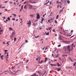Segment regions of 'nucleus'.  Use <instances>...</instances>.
<instances>
[{
	"label": "nucleus",
	"instance_id": "f257e3e1",
	"mask_svg": "<svg viewBox=\"0 0 76 76\" xmlns=\"http://www.w3.org/2000/svg\"><path fill=\"white\" fill-rule=\"evenodd\" d=\"M67 50H66V48H65V49L64 50V53H69L70 51V46L68 45V47H67Z\"/></svg>",
	"mask_w": 76,
	"mask_h": 76
},
{
	"label": "nucleus",
	"instance_id": "f03ea898",
	"mask_svg": "<svg viewBox=\"0 0 76 76\" xmlns=\"http://www.w3.org/2000/svg\"><path fill=\"white\" fill-rule=\"evenodd\" d=\"M28 7L29 9H32V7H33V5L29 4H28Z\"/></svg>",
	"mask_w": 76,
	"mask_h": 76
},
{
	"label": "nucleus",
	"instance_id": "7ed1b4c3",
	"mask_svg": "<svg viewBox=\"0 0 76 76\" xmlns=\"http://www.w3.org/2000/svg\"><path fill=\"white\" fill-rule=\"evenodd\" d=\"M27 25H29L28 26V27H30V26L31 25V21L30 20H29L28 22H27Z\"/></svg>",
	"mask_w": 76,
	"mask_h": 76
},
{
	"label": "nucleus",
	"instance_id": "20e7f679",
	"mask_svg": "<svg viewBox=\"0 0 76 76\" xmlns=\"http://www.w3.org/2000/svg\"><path fill=\"white\" fill-rule=\"evenodd\" d=\"M37 22V20L35 21V22H34L33 24V26H37V24H38V23L36 22Z\"/></svg>",
	"mask_w": 76,
	"mask_h": 76
},
{
	"label": "nucleus",
	"instance_id": "39448f33",
	"mask_svg": "<svg viewBox=\"0 0 76 76\" xmlns=\"http://www.w3.org/2000/svg\"><path fill=\"white\" fill-rule=\"evenodd\" d=\"M20 71V70H18L17 71L14 70L13 71V73L11 71V70H10V72H11V73H12V74H14L16 73H17V72H18V71Z\"/></svg>",
	"mask_w": 76,
	"mask_h": 76
},
{
	"label": "nucleus",
	"instance_id": "423d86ee",
	"mask_svg": "<svg viewBox=\"0 0 76 76\" xmlns=\"http://www.w3.org/2000/svg\"><path fill=\"white\" fill-rule=\"evenodd\" d=\"M40 18V16L39 15V14H38L37 16V19H39Z\"/></svg>",
	"mask_w": 76,
	"mask_h": 76
},
{
	"label": "nucleus",
	"instance_id": "0eeeda50",
	"mask_svg": "<svg viewBox=\"0 0 76 76\" xmlns=\"http://www.w3.org/2000/svg\"><path fill=\"white\" fill-rule=\"evenodd\" d=\"M57 70L58 72H59V71H60L61 70V69L59 68H57Z\"/></svg>",
	"mask_w": 76,
	"mask_h": 76
},
{
	"label": "nucleus",
	"instance_id": "6e6552de",
	"mask_svg": "<svg viewBox=\"0 0 76 76\" xmlns=\"http://www.w3.org/2000/svg\"><path fill=\"white\" fill-rule=\"evenodd\" d=\"M43 61H43V60H42L41 61H39V63H40V64H41V63H43Z\"/></svg>",
	"mask_w": 76,
	"mask_h": 76
},
{
	"label": "nucleus",
	"instance_id": "1a4fd4ad",
	"mask_svg": "<svg viewBox=\"0 0 76 76\" xmlns=\"http://www.w3.org/2000/svg\"><path fill=\"white\" fill-rule=\"evenodd\" d=\"M16 34V33H15V32H13L12 33V36H13L14 35H15Z\"/></svg>",
	"mask_w": 76,
	"mask_h": 76
},
{
	"label": "nucleus",
	"instance_id": "9d476101",
	"mask_svg": "<svg viewBox=\"0 0 76 76\" xmlns=\"http://www.w3.org/2000/svg\"><path fill=\"white\" fill-rule=\"evenodd\" d=\"M64 42L65 44H69V41H64Z\"/></svg>",
	"mask_w": 76,
	"mask_h": 76
},
{
	"label": "nucleus",
	"instance_id": "9b49d317",
	"mask_svg": "<svg viewBox=\"0 0 76 76\" xmlns=\"http://www.w3.org/2000/svg\"><path fill=\"white\" fill-rule=\"evenodd\" d=\"M3 57H4V56L3 55H2L1 56V60H4V58H3Z\"/></svg>",
	"mask_w": 76,
	"mask_h": 76
},
{
	"label": "nucleus",
	"instance_id": "f8f14e48",
	"mask_svg": "<svg viewBox=\"0 0 76 76\" xmlns=\"http://www.w3.org/2000/svg\"><path fill=\"white\" fill-rule=\"evenodd\" d=\"M9 31H13V29L11 27L9 28Z\"/></svg>",
	"mask_w": 76,
	"mask_h": 76
},
{
	"label": "nucleus",
	"instance_id": "ddd939ff",
	"mask_svg": "<svg viewBox=\"0 0 76 76\" xmlns=\"http://www.w3.org/2000/svg\"><path fill=\"white\" fill-rule=\"evenodd\" d=\"M30 17H31V18H33V17H34V15H30Z\"/></svg>",
	"mask_w": 76,
	"mask_h": 76
},
{
	"label": "nucleus",
	"instance_id": "4468645a",
	"mask_svg": "<svg viewBox=\"0 0 76 76\" xmlns=\"http://www.w3.org/2000/svg\"><path fill=\"white\" fill-rule=\"evenodd\" d=\"M63 9H64V8H62L61 10H60V11H59L60 12H62V11H63Z\"/></svg>",
	"mask_w": 76,
	"mask_h": 76
},
{
	"label": "nucleus",
	"instance_id": "2eb2a0df",
	"mask_svg": "<svg viewBox=\"0 0 76 76\" xmlns=\"http://www.w3.org/2000/svg\"><path fill=\"white\" fill-rule=\"evenodd\" d=\"M47 60H48V58H45V62H46V61H47Z\"/></svg>",
	"mask_w": 76,
	"mask_h": 76
},
{
	"label": "nucleus",
	"instance_id": "dca6fc26",
	"mask_svg": "<svg viewBox=\"0 0 76 76\" xmlns=\"http://www.w3.org/2000/svg\"><path fill=\"white\" fill-rule=\"evenodd\" d=\"M57 66H58V67H60V64H59V63H57Z\"/></svg>",
	"mask_w": 76,
	"mask_h": 76
},
{
	"label": "nucleus",
	"instance_id": "f3484780",
	"mask_svg": "<svg viewBox=\"0 0 76 76\" xmlns=\"http://www.w3.org/2000/svg\"><path fill=\"white\" fill-rule=\"evenodd\" d=\"M43 20H44V18H42V19L41 20V22H43Z\"/></svg>",
	"mask_w": 76,
	"mask_h": 76
},
{
	"label": "nucleus",
	"instance_id": "a211bd4d",
	"mask_svg": "<svg viewBox=\"0 0 76 76\" xmlns=\"http://www.w3.org/2000/svg\"><path fill=\"white\" fill-rule=\"evenodd\" d=\"M37 58H38V59H39V61H40V59H41V57H39Z\"/></svg>",
	"mask_w": 76,
	"mask_h": 76
},
{
	"label": "nucleus",
	"instance_id": "6ab92c4d",
	"mask_svg": "<svg viewBox=\"0 0 76 76\" xmlns=\"http://www.w3.org/2000/svg\"><path fill=\"white\" fill-rule=\"evenodd\" d=\"M37 75V74L36 73H34L33 74V75L36 76Z\"/></svg>",
	"mask_w": 76,
	"mask_h": 76
},
{
	"label": "nucleus",
	"instance_id": "aec40b11",
	"mask_svg": "<svg viewBox=\"0 0 76 76\" xmlns=\"http://www.w3.org/2000/svg\"><path fill=\"white\" fill-rule=\"evenodd\" d=\"M45 34L46 35H48V34H49V32H48L47 33H46V32H45Z\"/></svg>",
	"mask_w": 76,
	"mask_h": 76
},
{
	"label": "nucleus",
	"instance_id": "412c9836",
	"mask_svg": "<svg viewBox=\"0 0 76 76\" xmlns=\"http://www.w3.org/2000/svg\"><path fill=\"white\" fill-rule=\"evenodd\" d=\"M50 65H51V66H56V64H54V65L53 64H51Z\"/></svg>",
	"mask_w": 76,
	"mask_h": 76
},
{
	"label": "nucleus",
	"instance_id": "4be33fe9",
	"mask_svg": "<svg viewBox=\"0 0 76 76\" xmlns=\"http://www.w3.org/2000/svg\"><path fill=\"white\" fill-rule=\"evenodd\" d=\"M58 15H57L56 17V19H58Z\"/></svg>",
	"mask_w": 76,
	"mask_h": 76
},
{
	"label": "nucleus",
	"instance_id": "5701e85b",
	"mask_svg": "<svg viewBox=\"0 0 76 76\" xmlns=\"http://www.w3.org/2000/svg\"><path fill=\"white\" fill-rule=\"evenodd\" d=\"M39 37V35H38L37 36H35V38H38V37Z\"/></svg>",
	"mask_w": 76,
	"mask_h": 76
},
{
	"label": "nucleus",
	"instance_id": "b1692460",
	"mask_svg": "<svg viewBox=\"0 0 76 76\" xmlns=\"http://www.w3.org/2000/svg\"><path fill=\"white\" fill-rule=\"evenodd\" d=\"M9 53H7V58H8V57L9 56Z\"/></svg>",
	"mask_w": 76,
	"mask_h": 76
},
{
	"label": "nucleus",
	"instance_id": "393cba45",
	"mask_svg": "<svg viewBox=\"0 0 76 76\" xmlns=\"http://www.w3.org/2000/svg\"><path fill=\"white\" fill-rule=\"evenodd\" d=\"M9 42H7V44L8 45V46L9 45Z\"/></svg>",
	"mask_w": 76,
	"mask_h": 76
},
{
	"label": "nucleus",
	"instance_id": "a878e982",
	"mask_svg": "<svg viewBox=\"0 0 76 76\" xmlns=\"http://www.w3.org/2000/svg\"><path fill=\"white\" fill-rule=\"evenodd\" d=\"M33 1H29V3H33Z\"/></svg>",
	"mask_w": 76,
	"mask_h": 76
},
{
	"label": "nucleus",
	"instance_id": "bb28decb",
	"mask_svg": "<svg viewBox=\"0 0 76 76\" xmlns=\"http://www.w3.org/2000/svg\"><path fill=\"white\" fill-rule=\"evenodd\" d=\"M7 19H8V20H10V17H8L7 18Z\"/></svg>",
	"mask_w": 76,
	"mask_h": 76
},
{
	"label": "nucleus",
	"instance_id": "cd10ccee",
	"mask_svg": "<svg viewBox=\"0 0 76 76\" xmlns=\"http://www.w3.org/2000/svg\"><path fill=\"white\" fill-rule=\"evenodd\" d=\"M16 38H15L14 39V41L15 42L16 41Z\"/></svg>",
	"mask_w": 76,
	"mask_h": 76
},
{
	"label": "nucleus",
	"instance_id": "c85d7f7f",
	"mask_svg": "<svg viewBox=\"0 0 76 76\" xmlns=\"http://www.w3.org/2000/svg\"><path fill=\"white\" fill-rule=\"evenodd\" d=\"M23 5H22L21 7V9L22 10V9H23Z\"/></svg>",
	"mask_w": 76,
	"mask_h": 76
},
{
	"label": "nucleus",
	"instance_id": "c756f323",
	"mask_svg": "<svg viewBox=\"0 0 76 76\" xmlns=\"http://www.w3.org/2000/svg\"><path fill=\"white\" fill-rule=\"evenodd\" d=\"M32 9H31V10H36V8H33V7H32Z\"/></svg>",
	"mask_w": 76,
	"mask_h": 76
},
{
	"label": "nucleus",
	"instance_id": "7c9ffc66",
	"mask_svg": "<svg viewBox=\"0 0 76 76\" xmlns=\"http://www.w3.org/2000/svg\"><path fill=\"white\" fill-rule=\"evenodd\" d=\"M58 56H59V55H58H58L57 56V55L56 56V58H57V57H58Z\"/></svg>",
	"mask_w": 76,
	"mask_h": 76
},
{
	"label": "nucleus",
	"instance_id": "2f4dec72",
	"mask_svg": "<svg viewBox=\"0 0 76 76\" xmlns=\"http://www.w3.org/2000/svg\"><path fill=\"white\" fill-rule=\"evenodd\" d=\"M50 15L51 16V15H53V12H51L50 13Z\"/></svg>",
	"mask_w": 76,
	"mask_h": 76
},
{
	"label": "nucleus",
	"instance_id": "473e14b6",
	"mask_svg": "<svg viewBox=\"0 0 76 76\" xmlns=\"http://www.w3.org/2000/svg\"><path fill=\"white\" fill-rule=\"evenodd\" d=\"M25 42H26V43H27V42H28V41L26 39L25 40Z\"/></svg>",
	"mask_w": 76,
	"mask_h": 76
},
{
	"label": "nucleus",
	"instance_id": "72a5a7b5",
	"mask_svg": "<svg viewBox=\"0 0 76 76\" xmlns=\"http://www.w3.org/2000/svg\"><path fill=\"white\" fill-rule=\"evenodd\" d=\"M12 15H13L14 16H16V15L14 14H12Z\"/></svg>",
	"mask_w": 76,
	"mask_h": 76
},
{
	"label": "nucleus",
	"instance_id": "f704fd0d",
	"mask_svg": "<svg viewBox=\"0 0 76 76\" xmlns=\"http://www.w3.org/2000/svg\"><path fill=\"white\" fill-rule=\"evenodd\" d=\"M35 3H36V1H33L32 4H35Z\"/></svg>",
	"mask_w": 76,
	"mask_h": 76
},
{
	"label": "nucleus",
	"instance_id": "c9c22d12",
	"mask_svg": "<svg viewBox=\"0 0 76 76\" xmlns=\"http://www.w3.org/2000/svg\"><path fill=\"white\" fill-rule=\"evenodd\" d=\"M67 2L68 3V4H69V3H70V1L68 0L67 1Z\"/></svg>",
	"mask_w": 76,
	"mask_h": 76
},
{
	"label": "nucleus",
	"instance_id": "e433bc0d",
	"mask_svg": "<svg viewBox=\"0 0 76 76\" xmlns=\"http://www.w3.org/2000/svg\"><path fill=\"white\" fill-rule=\"evenodd\" d=\"M13 36H12V35L11 36V38H13Z\"/></svg>",
	"mask_w": 76,
	"mask_h": 76
},
{
	"label": "nucleus",
	"instance_id": "4c0bfd02",
	"mask_svg": "<svg viewBox=\"0 0 76 76\" xmlns=\"http://www.w3.org/2000/svg\"><path fill=\"white\" fill-rule=\"evenodd\" d=\"M73 66H76V63H75V62L74 63V64H73Z\"/></svg>",
	"mask_w": 76,
	"mask_h": 76
},
{
	"label": "nucleus",
	"instance_id": "58836bf2",
	"mask_svg": "<svg viewBox=\"0 0 76 76\" xmlns=\"http://www.w3.org/2000/svg\"><path fill=\"white\" fill-rule=\"evenodd\" d=\"M26 5H25L24 7V9H25V10H26V9H25V8H26Z\"/></svg>",
	"mask_w": 76,
	"mask_h": 76
},
{
	"label": "nucleus",
	"instance_id": "ea45409f",
	"mask_svg": "<svg viewBox=\"0 0 76 76\" xmlns=\"http://www.w3.org/2000/svg\"><path fill=\"white\" fill-rule=\"evenodd\" d=\"M52 31H53V32H56V31H55V29L53 30Z\"/></svg>",
	"mask_w": 76,
	"mask_h": 76
},
{
	"label": "nucleus",
	"instance_id": "a19ab883",
	"mask_svg": "<svg viewBox=\"0 0 76 76\" xmlns=\"http://www.w3.org/2000/svg\"><path fill=\"white\" fill-rule=\"evenodd\" d=\"M12 20H15V18H12Z\"/></svg>",
	"mask_w": 76,
	"mask_h": 76
},
{
	"label": "nucleus",
	"instance_id": "79ce46f5",
	"mask_svg": "<svg viewBox=\"0 0 76 76\" xmlns=\"http://www.w3.org/2000/svg\"><path fill=\"white\" fill-rule=\"evenodd\" d=\"M55 23H57V21H56V20H55Z\"/></svg>",
	"mask_w": 76,
	"mask_h": 76
},
{
	"label": "nucleus",
	"instance_id": "37998d69",
	"mask_svg": "<svg viewBox=\"0 0 76 76\" xmlns=\"http://www.w3.org/2000/svg\"><path fill=\"white\" fill-rule=\"evenodd\" d=\"M51 28H52L51 27H49V30H50L51 29Z\"/></svg>",
	"mask_w": 76,
	"mask_h": 76
},
{
	"label": "nucleus",
	"instance_id": "c03bdc74",
	"mask_svg": "<svg viewBox=\"0 0 76 76\" xmlns=\"http://www.w3.org/2000/svg\"><path fill=\"white\" fill-rule=\"evenodd\" d=\"M58 47H61V45H58Z\"/></svg>",
	"mask_w": 76,
	"mask_h": 76
},
{
	"label": "nucleus",
	"instance_id": "a18cd8bd",
	"mask_svg": "<svg viewBox=\"0 0 76 76\" xmlns=\"http://www.w3.org/2000/svg\"><path fill=\"white\" fill-rule=\"evenodd\" d=\"M47 49H48V48H47V47H46L45 48V50H47Z\"/></svg>",
	"mask_w": 76,
	"mask_h": 76
},
{
	"label": "nucleus",
	"instance_id": "49530a36",
	"mask_svg": "<svg viewBox=\"0 0 76 76\" xmlns=\"http://www.w3.org/2000/svg\"><path fill=\"white\" fill-rule=\"evenodd\" d=\"M2 9H4V8H5V7H1Z\"/></svg>",
	"mask_w": 76,
	"mask_h": 76
},
{
	"label": "nucleus",
	"instance_id": "de8ad7c7",
	"mask_svg": "<svg viewBox=\"0 0 76 76\" xmlns=\"http://www.w3.org/2000/svg\"><path fill=\"white\" fill-rule=\"evenodd\" d=\"M7 2H8V1H5L4 2V3H7Z\"/></svg>",
	"mask_w": 76,
	"mask_h": 76
},
{
	"label": "nucleus",
	"instance_id": "09e8293b",
	"mask_svg": "<svg viewBox=\"0 0 76 76\" xmlns=\"http://www.w3.org/2000/svg\"><path fill=\"white\" fill-rule=\"evenodd\" d=\"M62 56L63 57H64V56H66V55H62Z\"/></svg>",
	"mask_w": 76,
	"mask_h": 76
},
{
	"label": "nucleus",
	"instance_id": "8fccbe9b",
	"mask_svg": "<svg viewBox=\"0 0 76 76\" xmlns=\"http://www.w3.org/2000/svg\"><path fill=\"white\" fill-rule=\"evenodd\" d=\"M7 50H5V53H6V52H7Z\"/></svg>",
	"mask_w": 76,
	"mask_h": 76
},
{
	"label": "nucleus",
	"instance_id": "3c124183",
	"mask_svg": "<svg viewBox=\"0 0 76 76\" xmlns=\"http://www.w3.org/2000/svg\"><path fill=\"white\" fill-rule=\"evenodd\" d=\"M2 6L1 5H0V9L1 8V7Z\"/></svg>",
	"mask_w": 76,
	"mask_h": 76
},
{
	"label": "nucleus",
	"instance_id": "603ef678",
	"mask_svg": "<svg viewBox=\"0 0 76 76\" xmlns=\"http://www.w3.org/2000/svg\"><path fill=\"white\" fill-rule=\"evenodd\" d=\"M48 2H46V3H45V4H48Z\"/></svg>",
	"mask_w": 76,
	"mask_h": 76
},
{
	"label": "nucleus",
	"instance_id": "864d4df0",
	"mask_svg": "<svg viewBox=\"0 0 76 76\" xmlns=\"http://www.w3.org/2000/svg\"><path fill=\"white\" fill-rule=\"evenodd\" d=\"M52 3V2H51V1H50V2L49 3L50 4H51Z\"/></svg>",
	"mask_w": 76,
	"mask_h": 76
},
{
	"label": "nucleus",
	"instance_id": "5fc2aeb1",
	"mask_svg": "<svg viewBox=\"0 0 76 76\" xmlns=\"http://www.w3.org/2000/svg\"><path fill=\"white\" fill-rule=\"evenodd\" d=\"M39 29H42V28L41 27H39Z\"/></svg>",
	"mask_w": 76,
	"mask_h": 76
},
{
	"label": "nucleus",
	"instance_id": "6e6d98bb",
	"mask_svg": "<svg viewBox=\"0 0 76 76\" xmlns=\"http://www.w3.org/2000/svg\"><path fill=\"white\" fill-rule=\"evenodd\" d=\"M3 19H6V17H3Z\"/></svg>",
	"mask_w": 76,
	"mask_h": 76
},
{
	"label": "nucleus",
	"instance_id": "4d7b16f0",
	"mask_svg": "<svg viewBox=\"0 0 76 76\" xmlns=\"http://www.w3.org/2000/svg\"><path fill=\"white\" fill-rule=\"evenodd\" d=\"M4 10H5L6 12H7V10L6 9H4Z\"/></svg>",
	"mask_w": 76,
	"mask_h": 76
},
{
	"label": "nucleus",
	"instance_id": "13d9d810",
	"mask_svg": "<svg viewBox=\"0 0 76 76\" xmlns=\"http://www.w3.org/2000/svg\"><path fill=\"white\" fill-rule=\"evenodd\" d=\"M18 64H19V63L16 64H15V65H16V66L17 65H18Z\"/></svg>",
	"mask_w": 76,
	"mask_h": 76
},
{
	"label": "nucleus",
	"instance_id": "bf43d9fd",
	"mask_svg": "<svg viewBox=\"0 0 76 76\" xmlns=\"http://www.w3.org/2000/svg\"><path fill=\"white\" fill-rule=\"evenodd\" d=\"M28 61H29L28 60H27V61H26V63H28Z\"/></svg>",
	"mask_w": 76,
	"mask_h": 76
},
{
	"label": "nucleus",
	"instance_id": "052dcab7",
	"mask_svg": "<svg viewBox=\"0 0 76 76\" xmlns=\"http://www.w3.org/2000/svg\"><path fill=\"white\" fill-rule=\"evenodd\" d=\"M50 20H48V22H50Z\"/></svg>",
	"mask_w": 76,
	"mask_h": 76
},
{
	"label": "nucleus",
	"instance_id": "680f3d73",
	"mask_svg": "<svg viewBox=\"0 0 76 76\" xmlns=\"http://www.w3.org/2000/svg\"><path fill=\"white\" fill-rule=\"evenodd\" d=\"M52 71H50V73H52Z\"/></svg>",
	"mask_w": 76,
	"mask_h": 76
},
{
	"label": "nucleus",
	"instance_id": "e2e57ef3",
	"mask_svg": "<svg viewBox=\"0 0 76 76\" xmlns=\"http://www.w3.org/2000/svg\"><path fill=\"white\" fill-rule=\"evenodd\" d=\"M10 3L11 4H12V2H10Z\"/></svg>",
	"mask_w": 76,
	"mask_h": 76
},
{
	"label": "nucleus",
	"instance_id": "0e129e2a",
	"mask_svg": "<svg viewBox=\"0 0 76 76\" xmlns=\"http://www.w3.org/2000/svg\"><path fill=\"white\" fill-rule=\"evenodd\" d=\"M3 44H6V43H5V42H4L3 43Z\"/></svg>",
	"mask_w": 76,
	"mask_h": 76
},
{
	"label": "nucleus",
	"instance_id": "69168bd1",
	"mask_svg": "<svg viewBox=\"0 0 76 76\" xmlns=\"http://www.w3.org/2000/svg\"><path fill=\"white\" fill-rule=\"evenodd\" d=\"M38 58H37L36 59V60H37V61H38Z\"/></svg>",
	"mask_w": 76,
	"mask_h": 76
},
{
	"label": "nucleus",
	"instance_id": "338daca9",
	"mask_svg": "<svg viewBox=\"0 0 76 76\" xmlns=\"http://www.w3.org/2000/svg\"><path fill=\"white\" fill-rule=\"evenodd\" d=\"M4 22H5V23H6V22H7V21H4Z\"/></svg>",
	"mask_w": 76,
	"mask_h": 76
},
{
	"label": "nucleus",
	"instance_id": "774afa93",
	"mask_svg": "<svg viewBox=\"0 0 76 76\" xmlns=\"http://www.w3.org/2000/svg\"><path fill=\"white\" fill-rule=\"evenodd\" d=\"M59 7V6L57 5V8H58Z\"/></svg>",
	"mask_w": 76,
	"mask_h": 76
}]
</instances>
